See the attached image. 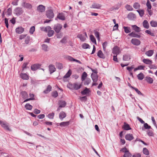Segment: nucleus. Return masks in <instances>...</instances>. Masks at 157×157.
Listing matches in <instances>:
<instances>
[{"label": "nucleus", "instance_id": "9b49d317", "mask_svg": "<svg viewBox=\"0 0 157 157\" xmlns=\"http://www.w3.org/2000/svg\"><path fill=\"white\" fill-rule=\"evenodd\" d=\"M15 31L17 33L20 34L24 31V29L21 27H20L17 28Z\"/></svg>", "mask_w": 157, "mask_h": 157}, {"label": "nucleus", "instance_id": "f257e3e1", "mask_svg": "<svg viewBox=\"0 0 157 157\" xmlns=\"http://www.w3.org/2000/svg\"><path fill=\"white\" fill-rule=\"evenodd\" d=\"M82 84L77 82H75L73 84L69 83L67 85V87L71 89H75L78 90L81 87Z\"/></svg>", "mask_w": 157, "mask_h": 157}, {"label": "nucleus", "instance_id": "79ce46f5", "mask_svg": "<svg viewBox=\"0 0 157 157\" xmlns=\"http://www.w3.org/2000/svg\"><path fill=\"white\" fill-rule=\"evenodd\" d=\"M146 6L147 7V9H151V3L149 1V0H148L147 1V2L146 3Z\"/></svg>", "mask_w": 157, "mask_h": 157}, {"label": "nucleus", "instance_id": "a211bd4d", "mask_svg": "<svg viewBox=\"0 0 157 157\" xmlns=\"http://www.w3.org/2000/svg\"><path fill=\"white\" fill-rule=\"evenodd\" d=\"M20 76L22 79L24 80H28L29 79L28 75L25 73H21L20 75Z\"/></svg>", "mask_w": 157, "mask_h": 157}, {"label": "nucleus", "instance_id": "1a4fd4ad", "mask_svg": "<svg viewBox=\"0 0 157 157\" xmlns=\"http://www.w3.org/2000/svg\"><path fill=\"white\" fill-rule=\"evenodd\" d=\"M120 52V48L117 46H116L113 48L112 51V53L115 55H117Z\"/></svg>", "mask_w": 157, "mask_h": 157}, {"label": "nucleus", "instance_id": "f03ea898", "mask_svg": "<svg viewBox=\"0 0 157 157\" xmlns=\"http://www.w3.org/2000/svg\"><path fill=\"white\" fill-rule=\"evenodd\" d=\"M51 29V28L49 26H48L45 28H43L42 29V30H43L46 32H48V36L49 37L52 36L54 33V31Z\"/></svg>", "mask_w": 157, "mask_h": 157}, {"label": "nucleus", "instance_id": "7c9ffc66", "mask_svg": "<svg viewBox=\"0 0 157 157\" xmlns=\"http://www.w3.org/2000/svg\"><path fill=\"white\" fill-rule=\"evenodd\" d=\"M151 25L154 27H157V21H151L150 22Z\"/></svg>", "mask_w": 157, "mask_h": 157}, {"label": "nucleus", "instance_id": "423d86ee", "mask_svg": "<svg viewBox=\"0 0 157 157\" xmlns=\"http://www.w3.org/2000/svg\"><path fill=\"white\" fill-rule=\"evenodd\" d=\"M62 28V25L59 24H57L54 25L53 29L57 33H59Z\"/></svg>", "mask_w": 157, "mask_h": 157}, {"label": "nucleus", "instance_id": "052dcab7", "mask_svg": "<svg viewBox=\"0 0 157 157\" xmlns=\"http://www.w3.org/2000/svg\"><path fill=\"white\" fill-rule=\"evenodd\" d=\"M124 155L125 157H131L132 156V154L129 152V151H128L127 152L124 153Z\"/></svg>", "mask_w": 157, "mask_h": 157}, {"label": "nucleus", "instance_id": "4c0bfd02", "mask_svg": "<svg viewBox=\"0 0 157 157\" xmlns=\"http://www.w3.org/2000/svg\"><path fill=\"white\" fill-rule=\"evenodd\" d=\"M52 87L50 85H48L46 89L44 91V92L45 94H47L51 90Z\"/></svg>", "mask_w": 157, "mask_h": 157}, {"label": "nucleus", "instance_id": "864d4df0", "mask_svg": "<svg viewBox=\"0 0 157 157\" xmlns=\"http://www.w3.org/2000/svg\"><path fill=\"white\" fill-rule=\"evenodd\" d=\"M55 114L53 113H52L49 114L48 115V117L50 119H53L54 116Z\"/></svg>", "mask_w": 157, "mask_h": 157}, {"label": "nucleus", "instance_id": "f3484780", "mask_svg": "<svg viewBox=\"0 0 157 157\" xmlns=\"http://www.w3.org/2000/svg\"><path fill=\"white\" fill-rule=\"evenodd\" d=\"M40 66V65L38 64H36L32 65L31 67V69L34 71L37 70Z\"/></svg>", "mask_w": 157, "mask_h": 157}, {"label": "nucleus", "instance_id": "58836bf2", "mask_svg": "<svg viewBox=\"0 0 157 157\" xmlns=\"http://www.w3.org/2000/svg\"><path fill=\"white\" fill-rule=\"evenodd\" d=\"M42 49L44 51L46 52L48 50V47L46 44H43L42 45Z\"/></svg>", "mask_w": 157, "mask_h": 157}, {"label": "nucleus", "instance_id": "2eb2a0df", "mask_svg": "<svg viewBox=\"0 0 157 157\" xmlns=\"http://www.w3.org/2000/svg\"><path fill=\"white\" fill-rule=\"evenodd\" d=\"M66 116V114L63 111H62L59 114V117L61 120H62Z\"/></svg>", "mask_w": 157, "mask_h": 157}, {"label": "nucleus", "instance_id": "473e14b6", "mask_svg": "<svg viewBox=\"0 0 157 157\" xmlns=\"http://www.w3.org/2000/svg\"><path fill=\"white\" fill-rule=\"evenodd\" d=\"M90 90L89 89L86 88L85 90L83 91H82L81 93V94L83 95L89 93Z\"/></svg>", "mask_w": 157, "mask_h": 157}, {"label": "nucleus", "instance_id": "2f4dec72", "mask_svg": "<svg viewBox=\"0 0 157 157\" xmlns=\"http://www.w3.org/2000/svg\"><path fill=\"white\" fill-rule=\"evenodd\" d=\"M131 59L130 56L129 55H125L123 56V59L124 61H128Z\"/></svg>", "mask_w": 157, "mask_h": 157}, {"label": "nucleus", "instance_id": "7ed1b4c3", "mask_svg": "<svg viewBox=\"0 0 157 157\" xmlns=\"http://www.w3.org/2000/svg\"><path fill=\"white\" fill-rule=\"evenodd\" d=\"M46 16L49 19H52L54 17V13L52 10H48L46 11Z\"/></svg>", "mask_w": 157, "mask_h": 157}, {"label": "nucleus", "instance_id": "5fc2aeb1", "mask_svg": "<svg viewBox=\"0 0 157 157\" xmlns=\"http://www.w3.org/2000/svg\"><path fill=\"white\" fill-rule=\"evenodd\" d=\"M145 33L152 36H155L154 33L153 32H151V31L149 30H146Z\"/></svg>", "mask_w": 157, "mask_h": 157}, {"label": "nucleus", "instance_id": "a19ab883", "mask_svg": "<svg viewBox=\"0 0 157 157\" xmlns=\"http://www.w3.org/2000/svg\"><path fill=\"white\" fill-rule=\"evenodd\" d=\"M87 76V75L86 72H84L83 73L81 77V79L83 81L85 80Z\"/></svg>", "mask_w": 157, "mask_h": 157}, {"label": "nucleus", "instance_id": "6ab92c4d", "mask_svg": "<svg viewBox=\"0 0 157 157\" xmlns=\"http://www.w3.org/2000/svg\"><path fill=\"white\" fill-rule=\"evenodd\" d=\"M97 56L100 58L105 59V56L101 50H99L97 53Z\"/></svg>", "mask_w": 157, "mask_h": 157}, {"label": "nucleus", "instance_id": "e433bc0d", "mask_svg": "<svg viewBox=\"0 0 157 157\" xmlns=\"http://www.w3.org/2000/svg\"><path fill=\"white\" fill-rule=\"evenodd\" d=\"M146 80L148 82L151 84L153 83V79L149 77H146Z\"/></svg>", "mask_w": 157, "mask_h": 157}, {"label": "nucleus", "instance_id": "b1692460", "mask_svg": "<svg viewBox=\"0 0 157 157\" xmlns=\"http://www.w3.org/2000/svg\"><path fill=\"white\" fill-rule=\"evenodd\" d=\"M142 61L144 63L147 64L151 65L152 63V61L148 59H144Z\"/></svg>", "mask_w": 157, "mask_h": 157}, {"label": "nucleus", "instance_id": "f704fd0d", "mask_svg": "<svg viewBox=\"0 0 157 157\" xmlns=\"http://www.w3.org/2000/svg\"><path fill=\"white\" fill-rule=\"evenodd\" d=\"M137 78L139 80H142L144 78V75L142 73H140L137 75Z\"/></svg>", "mask_w": 157, "mask_h": 157}, {"label": "nucleus", "instance_id": "bf43d9fd", "mask_svg": "<svg viewBox=\"0 0 157 157\" xmlns=\"http://www.w3.org/2000/svg\"><path fill=\"white\" fill-rule=\"evenodd\" d=\"M66 58L70 61H73L74 59L72 57L69 56H66Z\"/></svg>", "mask_w": 157, "mask_h": 157}, {"label": "nucleus", "instance_id": "338daca9", "mask_svg": "<svg viewBox=\"0 0 157 157\" xmlns=\"http://www.w3.org/2000/svg\"><path fill=\"white\" fill-rule=\"evenodd\" d=\"M147 134L150 136H153V133L152 131L150 130H148L147 132Z\"/></svg>", "mask_w": 157, "mask_h": 157}, {"label": "nucleus", "instance_id": "4be33fe9", "mask_svg": "<svg viewBox=\"0 0 157 157\" xmlns=\"http://www.w3.org/2000/svg\"><path fill=\"white\" fill-rule=\"evenodd\" d=\"M122 128L124 130H128L131 129V128L130 127L129 125L126 123H124V125L122 127Z\"/></svg>", "mask_w": 157, "mask_h": 157}, {"label": "nucleus", "instance_id": "ea45409f", "mask_svg": "<svg viewBox=\"0 0 157 157\" xmlns=\"http://www.w3.org/2000/svg\"><path fill=\"white\" fill-rule=\"evenodd\" d=\"M29 97H30V98H28V99L25 100L24 101V102H25L29 100H32L34 99V95L33 94H29Z\"/></svg>", "mask_w": 157, "mask_h": 157}, {"label": "nucleus", "instance_id": "c85d7f7f", "mask_svg": "<svg viewBox=\"0 0 157 157\" xmlns=\"http://www.w3.org/2000/svg\"><path fill=\"white\" fill-rule=\"evenodd\" d=\"M72 74L71 70L70 69L69 70L66 74L63 76V78H69Z\"/></svg>", "mask_w": 157, "mask_h": 157}, {"label": "nucleus", "instance_id": "680f3d73", "mask_svg": "<svg viewBox=\"0 0 157 157\" xmlns=\"http://www.w3.org/2000/svg\"><path fill=\"white\" fill-rule=\"evenodd\" d=\"M52 95L54 97H56L58 96V94L56 91H54L52 93Z\"/></svg>", "mask_w": 157, "mask_h": 157}, {"label": "nucleus", "instance_id": "393cba45", "mask_svg": "<svg viewBox=\"0 0 157 157\" xmlns=\"http://www.w3.org/2000/svg\"><path fill=\"white\" fill-rule=\"evenodd\" d=\"M57 17L59 19L62 20H65V17L64 15L62 13H59L57 16Z\"/></svg>", "mask_w": 157, "mask_h": 157}, {"label": "nucleus", "instance_id": "a18cd8bd", "mask_svg": "<svg viewBox=\"0 0 157 157\" xmlns=\"http://www.w3.org/2000/svg\"><path fill=\"white\" fill-rule=\"evenodd\" d=\"M90 38L91 40V41L92 42H93V43H95V44H96V39L93 35H90Z\"/></svg>", "mask_w": 157, "mask_h": 157}, {"label": "nucleus", "instance_id": "c756f323", "mask_svg": "<svg viewBox=\"0 0 157 157\" xmlns=\"http://www.w3.org/2000/svg\"><path fill=\"white\" fill-rule=\"evenodd\" d=\"M70 124L69 121L62 122L59 124V125L61 127H64Z\"/></svg>", "mask_w": 157, "mask_h": 157}, {"label": "nucleus", "instance_id": "69168bd1", "mask_svg": "<svg viewBox=\"0 0 157 157\" xmlns=\"http://www.w3.org/2000/svg\"><path fill=\"white\" fill-rule=\"evenodd\" d=\"M30 41V37L29 36H27L25 39V42L26 44H28L29 43V41Z\"/></svg>", "mask_w": 157, "mask_h": 157}, {"label": "nucleus", "instance_id": "e2e57ef3", "mask_svg": "<svg viewBox=\"0 0 157 157\" xmlns=\"http://www.w3.org/2000/svg\"><path fill=\"white\" fill-rule=\"evenodd\" d=\"M132 88L135 90L137 92V93L139 95H142V94L140 92V91H139L137 88H135L133 87H132Z\"/></svg>", "mask_w": 157, "mask_h": 157}, {"label": "nucleus", "instance_id": "20e7f679", "mask_svg": "<svg viewBox=\"0 0 157 157\" xmlns=\"http://www.w3.org/2000/svg\"><path fill=\"white\" fill-rule=\"evenodd\" d=\"M0 122V124L1 126L4 129L10 131H11L9 127L8 124L6 122L1 121Z\"/></svg>", "mask_w": 157, "mask_h": 157}, {"label": "nucleus", "instance_id": "6e6552de", "mask_svg": "<svg viewBox=\"0 0 157 157\" xmlns=\"http://www.w3.org/2000/svg\"><path fill=\"white\" fill-rule=\"evenodd\" d=\"M131 42L133 45L138 46L140 44V41L138 39H132L131 41Z\"/></svg>", "mask_w": 157, "mask_h": 157}, {"label": "nucleus", "instance_id": "dca6fc26", "mask_svg": "<svg viewBox=\"0 0 157 157\" xmlns=\"http://www.w3.org/2000/svg\"><path fill=\"white\" fill-rule=\"evenodd\" d=\"M91 78L94 82H96L98 80V76L97 74H92L91 75Z\"/></svg>", "mask_w": 157, "mask_h": 157}, {"label": "nucleus", "instance_id": "412c9836", "mask_svg": "<svg viewBox=\"0 0 157 157\" xmlns=\"http://www.w3.org/2000/svg\"><path fill=\"white\" fill-rule=\"evenodd\" d=\"M154 52L153 50H151L146 52L145 54L148 56L150 57L153 55Z\"/></svg>", "mask_w": 157, "mask_h": 157}, {"label": "nucleus", "instance_id": "de8ad7c7", "mask_svg": "<svg viewBox=\"0 0 157 157\" xmlns=\"http://www.w3.org/2000/svg\"><path fill=\"white\" fill-rule=\"evenodd\" d=\"M143 153L146 155H148L149 154V151L148 149L146 148H144L143 149Z\"/></svg>", "mask_w": 157, "mask_h": 157}, {"label": "nucleus", "instance_id": "4d7b16f0", "mask_svg": "<svg viewBox=\"0 0 157 157\" xmlns=\"http://www.w3.org/2000/svg\"><path fill=\"white\" fill-rule=\"evenodd\" d=\"M137 11L139 13L141 17H142L144 14V10H137Z\"/></svg>", "mask_w": 157, "mask_h": 157}, {"label": "nucleus", "instance_id": "9d476101", "mask_svg": "<svg viewBox=\"0 0 157 157\" xmlns=\"http://www.w3.org/2000/svg\"><path fill=\"white\" fill-rule=\"evenodd\" d=\"M101 7V5L97 3H94L90 7L91 8L99 9Z\"/></svg>", "mask_w": 157, "mask_h": 157}, {"label": "nucleus", "instance_id": "f8f14e48", "mask_svg": "<svg viewBox=\"0 0 157 157\" xmlns=\"http://www.w3.org/2000/svg\"><path fill=\"white\" fill-rule=\"evenodd\" d=\"M22 6L28 9H30L32 8V6L31 4L28 3L24 2Z\"/></svg>", "mask_w": 157, "mask_h": 157}, {"label": "nucleus", "instance_id": "8fccbe9b", "mask_svg": "<svg viewBox=\"0 0 157 157\" xmlns=\"http://www.w3.org/2000/svg\"><path fill=\"white\" fill-rule=\"evenodd\" d=\"M126 9L128 11H132L133 9L132 6L128 5H126L125 6Z\"/></svg>", "mask_w": 157, "mask_h": 157}, {"label": "nucleus", "instance_id": "4468645a", "mask_svg": "<svg viewBox=\"0 0 157 157\" xmlns=\"http://www.w3.org/2000/svg\"><path fill=\"white\" fill-rule=\"evenodd\" d=\"M48 67L51 74L55 72L56 70V68L54 65H53L51 64L49 65Z\"/></svg>", "mask_w": 157, "mask_h": 157}, {"label": "nucleus", "instance_id": "5701e85b", "mask_svg": "<svg viewBox=\"0 0 157 157\" xmlns=\"http://www.w3.org/2000/svg\"><path fill=\"white\" fill-rule=\"evenodd\" d=\"M132 27L133 30L136 32H139L140 31V28L136 25H132Z\"/></svg>", "mask_w": 157, "mask_h": 157}, {"label": "nucleus", "instance_id": "0e129e2a", "mask_svg": "<svg viewBox=\"0 0 157 157\" xmlns=\"http://www.w3.org/2000/svg\"><path fill=\"white\" fill-rule=\"evenodd\" d=\"M144 128L146 129H149L151 128V127L147 123H145L144 124Z\"/></svg>", "mask_w": 157, "mask_h": 157}, {"label": "nucleus", "instance_id": "aec40b11", "mask_svg": "<svg viewBox=\"0 0 157 157\" xmlns=\"http://www.w3.org/2000/svg\"><path fill=\"white\" fill-rule=\"evenodd\" d=\"M128 35L132 37H135L139 38L140 37V36L136 34L134 32H132L131 33L129 34Z\"/></svg>", "mask_w": 157, "mask_h": 157}, {"label": "nucleus", "instance_id": "ddd939ff", "mask_svg": "<svg viewBox=\"0 0 157 157\" xmlns=\"http://www.w3.org/2000/svg\"><path fill=\"white\" fill-rule=\"evenodd\" d=\"M125 139L131 141L134 139L133 135L131 134H128L126 135Z\"/></svg>", "mask_w": 157, "mask_h": 157}, {"label": "nucleus", "instance_id": "cd10ccee", "mask_svg": "<svg viewBox=\"0 0 157 157\" xmlns=\"http://www.w3.org/2000/svg\"><path fill=\"white\" fill-rule=\"evenodd\" d=\"M59 106L61 107H64L66 105V102L63 101H59Z\"/></svg>", "mask_w": 157, "mask_h": 157}, {"label": "nucleus", "instance_id": "774afa93", "mask_svg": "<svg viewBox=\"0 0 157 157\" xmlns=\"http://www.w3.org/2000/svg\"><path fill=\"white\" fill-rule=\"evenodd\" d=\"M134 67V65L132 66L131 67H127V69L130 72L133 69Z\"/></svg>", "mask_w": 157, "mask_h": 157}, {"label": "nucleus", "instance_id": "3c124183", "mask_svg": "<svg viewBox=\"0 0 157 157\" xmlns=\"http://www.w3.org/2000/svg\"><path fill=\"white\" fill-rule=\"evenodd\" d=\"M56 67L59 69H61L63 68V66L62 64L60 63H57L56 64Z\"/></svg>", "mask_w": 157, "mask_h": 157}, {"label": "nucleus", "instance_id": "09e8293b", "mask_svg": "<svg viewBox=\"0 0 157 157\" xmlns=\"http://www.w3.org/2000/svg\"><path fill=\"white\" fill-rule=\"evenodd\" d=\"M82 48L84 49L90 48V46L87 44L84 43L82 45Z\"/></svg>", "mask_w": 157, "mask_h": 157}, {"label": "nucleus", "instance_id": "c9c22d12", "mask_svg": "<svg viewBox=\"0 0 157 157\" xmlns=\"http://www.w3.org/2000/svg\"><path fill=\"white\" fill-rule=\"evenodd\" d=\"M21 95L22 98H25L28 97V94L25 91H23L21 93Z\"/></svg>", "mask_w": 157, "mask_h": 157}, {"label": "nucleus", "instance_id": "6e6d98bb", "mask_svg": "<svg viewBox=\"0 0 157 157\" xmlns=\"http://www.w3.org/2000/svg\"><path fill=\"white\" fill-rule=\"evenodd\" d=\"M12 9L10 8H9L8 9L6 12L7 15L8 16L12 14Z\"/></svg>", "mask_w": 157, "mask_h": 157}, {"label": "nucleus", "instance_id": "bb28decb", "mask_svg": "<svg viewBox=\"0 0 157 157\" xmlns=\"http://www.w3.org/2000/svg\"><path fill=\"white\" fill-rule=\"evenodd\" d=\"M77 37L79 38L81 41H84L86 40V37L82 34H78Z\"/></svg>", "mask_w": 157, "mask_h": 157}, {"label": "nucleus", "instance_id": "13d9d810", "mask_svg": "<svg viewBox=\"0 0 157 157\" xmlns=\"http://www.w3.org/2000/svg\"><path fill=\"white\" fill-rule=\"evenodd\" d=\"M91 80L90 78H87L84 82L85 85H88L91 82Z\"/></svg>", "mask_w": 157, "mask_h": 157}, {"label": "nucleus", "instance_id": "39448f33", "mask_svg": "<svg viewBox=\"0 0 157 157\" xmlns=\"http://www.w3.org/2000/svg\"><path fill=\"white\" fill-rule=\"evenodd\" d=\"M24 11L22 8L20 7H17L14 10V13L17 16H19L23 13Z\"/></svg>", "mask_w": 157, "mask_h": 157}, {"label": "nucleus", "instance_id": "37998d69", "mask_svg": "<svg viewBox=\"0 0 157 157\" xmlns=\"http://www.w3.org/2000/svg\"><path fill=\"white\" fill-rule=\"evenodd\" d=\"M94 33L95 36L96 37L98 40H100L99 33V32L96 30H94Z\"/></svg>", "mask_w": 157, "mask_h": 157}, {"label": "nucleus", "instance_id": "0eeeda50", "mask_svg": "<svg viewBox=\"0 0 157 157\" xmlns=\"http://www.w3.org/2000/svg\"><path fill=\"white\" fill-rule=\"evenodd\" d=\"M45 6L42 5L38 6L37 7V10L39 12H43L45 11Z\"/></svg>", "mask_w": 157, "mask_h": 157}, {"label": "nucleus", "instance_id": "72a5a7b5", "mask_svg": "<svg viewBox=\"0 0 157 157\" xmlns=\"http://www.w3.org/2000/svg\"><path fill=\"white\" fill-rule=\"evenodd\" d=\"M123 28L124 29V31L126 33H130L131 30L130 27H128L124 26Z\"/></svg>", "mask_w": 157, "mask_h": 157}, {"label": "nucleus", "instance_id": "c03bdc74", "mask_svg": "<svg viewBox=\"0 0 157 157\" xmlns=\"http://www.w3.org/2000/svg\"><path fill=\"white\" fill-rule=\"evenodd\" d=\"M25 108L27 109L28 110H31L33 108V106L31 105H30L29 104L27 103L26 104L25 106Z\"/></svg>", "mask_w": 157, "mask_h": 157}, {"label": "nucleus", "instance_id": "49530a36", "mask_svg": "<svg viewBox=\"0 0 157 157\" xmlns=\"http://www.w3.org/2000/svg\"><path fill=\"white\" fill-rule=\"evenodd\" d=\"M133 6V7L135 9H137L140 8V5L138 3L135 2V3H134Z\"/></svg>", "mask_w": 157, "mask_h": 157}, {"label": "nucleus", "instance_id": "603ef678", "mask_svg": "<svg viewBox=\"0 0 157 157\" xmlns=\"http://www.w3.org/2000/svg\"><path fill=\"white\" fill-rule=\"evenodd\" d=\"M35 31V27L34 26H33L31 27L29 30V33L31 34H33Z\"/></svg>", "mask_w": 157, "mask_h": 157}, {"label": "nucleus", "instance_id": "a878e982", "mask_svg": "<svg viewBox=\"0 0 157 157\" xmlns=\"http://www.w3.org/2000/svg\"><path fill=\"white\" fill-rule=\"evenodd\" d=\"M143 25L144 27L146 29H147L149 28V24L148 21L146 20L144 21L143 23Z\"/></svg>", "mask_w": 157, "mask_h": 157}]
</instances>
